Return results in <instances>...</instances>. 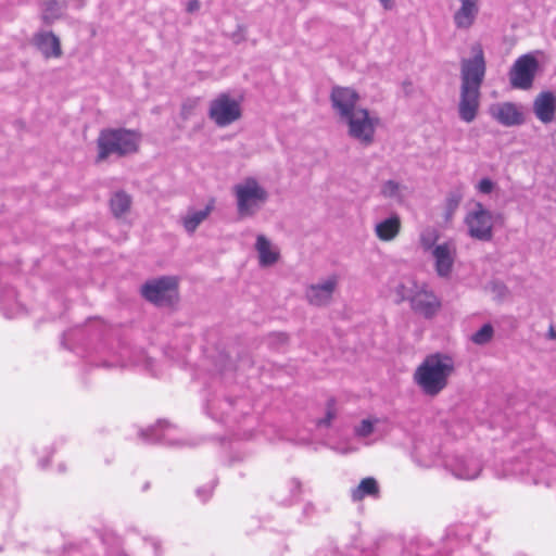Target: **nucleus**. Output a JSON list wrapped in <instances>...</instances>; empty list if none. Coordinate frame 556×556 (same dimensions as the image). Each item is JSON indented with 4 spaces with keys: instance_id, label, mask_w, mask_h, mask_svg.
I'll use <instances>...</instances> for the list:
<instances>
[{
    "instance_id": "32",
    "label": "nucleus",
    "mask_w": 556,
    "mask_h": 556,
    "mask_svg": "<svg viewBox=\"0 0 556 556\" xmlns=\"http://www.w3.org/2000/svg\"><path fill=\"white\" fill-rule=\"evenodd\" d=\"M377 422V419L370 420V419H364L362 422L355 427V434L359 438H367L374 432L375 424Z\"/></svg>"
},
{
    "instance_id": "4",
    "label": "nucleus",
    "mask_w": 556,
    "mask_h": 556,
    "mask_svg": "<svg viewBox=\"0 0 556 556\" xmlns=\"http://www.w3.org/2000/svg\"><path fill=\"white\" fill-rule=\"evenodd\" d=\"M472 58L463 59L460 63V88L480 90L485 76V60L482 47H471Z\"/></svg>"
},
{
    "instance_id": "29",
    "label": "nucleus",
    "mask_w": 556,
    "mask_h": 556,
    "mask_svg": "<svg viewBox=\"0 0 556 556\" xmlns=\"http://www.w3.org/2000/svg\"><path fill=\"white\" fill-rule=\"evenodd\" d=\"M494 336V329L491 324H484L478 331L471 336V341L477 345L489 343Z\"/></svg>"
},
{
    "instance_id": "1",
    "label": "nucleus",
    "mask_w": 556,
    "mask_h": 556,
    "mask_svg": "<svg viewBox=\"0 0 556 556\" xmlns=\"http://www.w3.org/2000/svg\"><path fill=\"white\" fill-rule=\"evenodd\" d=\"M455 369V361L451 355L432 353L417 366L413 380L425 395L434 397L448 386Z\"/></svg>"
},
{
    "instance_id": "19",
    "label": "nucleus",
    "mask_w": 556,
    "mask_h": 556,
    "mask_svg": "<svg viewBox=\"0 0 556 556\" xmlns=\"http://www.w3.org/2000/svg\"><path fill=\"white\" fill-rule=\"evenodd\" d=\"M34 45L47 59L59 58L62 54L60 39L51 31L37 33L34 36Z\"/></svg>"
},
{
    "instance_id": "33",
    "label": "nucleus",
    "mask_w": 556,
    "mask_h": 556,
    "mask_svg": "<svg viewBox=\"0 0 556 556\" xmlns=\"http://www.w3.org/2000/svg\"><path fill=\"white\" fill-rule=\"evenodd\" d=\"M481 193L489 194L494 189V182L490 178H483L477 186Z\"/></svg>"
},
{
    "instance_id": "3",
    "label": "nucleus",
    "mask_w": 556,
    "mask_h": 556,
    "mask_svg": "<svg viewBox=\"0 0 556 556\" xmlns=\"http://www.w3.org/2000/svg\"><path fill=\"white\" fill-rule=\"evenodd\" d=\"M237 213L240 218L255 216L269 199V193L255 177H245L232 187Z\"/></svg>"
},
{
    "instance_id": "28",
    "label": "nucleus",
    "mask_w": 556,
    "mask_h": 556,
    "mask_svg": "<svg viewBox=\"0 0 556 556\" xmlns=\"http://www.w3.org/2000/svg\"><path fill=\"white\" fill-rule=\"evenodd\" d=\"M380 192L383 198L392 199L397 202L403 201L402 186L395 180L389 179L381 185Z\"/></svg>"
},
{
    "instance_id": "12",
    "label": "nucleus",
    "mask_w": 556,
    "mask_h": 556,
    "mask_svg": "<svg viewBox=\"0 0 556 556\" xmlns=\"http://www.w3.org/2000/svg\"><path fill=\"white\" fill-rule=\"evenodd\" d=\"M431 255L437 275L440 278H450L456 258L455 244L451 241L440 243L432 250Z\"/></svg>"
},
{
    "instance_id": "17",
    "label": "nucleus",
    "mask_w": 556,
    "mask_h": 556,
    "mask_svg": "<svg viewBox=\"0 0 556 556\" xmlns=\"http://www.w3.org/2000/svg\"><path fill=\"white\" fill-rule=\"evenodd\" d=\"M451 470L458 479L471 480L480 475L482 466L480 460L473 456L457 457L451 465Z\"/></svg>"
},
{
    "instance_id": "16",
    "label": "nucleus",
    "mask_w": 556,
    "mask_h": 556,
    "mask_svg": "<svg viewBox=\"0 0 556 556\" xmlns=\"http://www.w3.org/2000/svg\"><path fill=\"white\" fill-rule=\"evenodd\" d=\"M533 113L543 124L552 123L556 114V96L551 91L540 92L533 101Z\"/></svg>"
},
{
    "instance_id": "34",
    "label": "nucleus",
    "mask_w": 556,
    "mask_h": 556,
    "mask_svg": "<svg viewBox=\"0 0 556 556\" xmlns=\"http://www.w3.org/2000/svg\"><path fill=\"white\" fill-rule=\"evenodd\" d=\"M201 2L199 0H188L186 3V11L188 13H195L200 10Z\"/></svg>"
},
{
    "instance_id": "35",
    "label": "nucleus",
    "mask_w": 556,
    "mask_h": 556,
    "mask_svg": "<svg viewBox=\"0 0 556 556\" xmlns=\"http://www.w3.org/2000/svg\"><path fill=\"white\" fill-rule=\"evenodd\" d=\"M194 105L195 101H187L182 104L181 114L185 118H187L191 114V111L194 108Z\"/></svg>"
},
{
    "instance_id": "23",
    "label": "nucleus",
    "mask_w": 556,
    "mask_h": 556,
    "mask_svg": "<svg viewBox=\"0 0 556 556\" xmlns=\"http://www.w3.org/2000/svg\"><path fill=\"white\" fill-rule=\"evenodd\" d=\"M66 9L65 1L58 0H42L41 3V18L47 25L52 24L61 18Z\"/></svg>"
},
{
    "instance_id": "5",
    "label": "nucleus",
    "mask_w": 556,
    "mask_h": 556,
    "mask_svg": "<svg viewBox=\"0 0 556 556\" xmlns=\"http://www.w3.org/2000/svg\"><path fill=\"white\" fill-rule=\"evenodd\" d=\"M342 122L348 125V134L351 138L364 146H369L374 142L379 118L370 116L368 110L361 108Z\"/></svg>"
},
{
    "instance_id": "11",
    "label": "nucleus",
    "mask_w": 556,
    "mask_h": 556,
    "mask_svg": "<svg viewBox=\"0 0 556 556\" xmlns=\"http://www.w3.org/2000/svg\"><path fill=\"white\" fill-rule=\"evenodd\" d=\"M359 94L349 87L336 86L330 93L332 108L341 121L361 109V106H357Z\"/></svg>"
},
{
    "instance_id": "18",
    "label": "nucleus",
    "mask_w": 556,
    "mask_h": 556,
    "mask_svg": "<svg viewBox=\"0 0 556 556\" xmlns=\"http://www.w3.org/2000/svg\"><path fill=\"white\" fill-rule=\"evenodd\" d=\"M460 7L453 15V21L458 29L470 28L479 13L478 0H459Z\"/></svg>"
},
{
    "instance_id": "31",
    "label": "nucleus",
    "mask_w": 556,
    "mask_h": 556,
    "mask_svg": "<svg viewBox=\"0 0 556 556\" xmlns=\"http://www.w3.org/2000/svg\"><path fill=\"white\" fill-rule=\"evenodd\" d=\"M337 416L336 402L333 399L328 400L326 415L317 421L318 427H329Z\"/></svg>"
},
{
    "instance_id": "37",
    "label": "nucleus",
    "mask_w": 556,
    "mask_h": 556,
    "mask_svg": "<svg viewBox=\"0 0 556 556\" xmlns=\"http://www.w3.org/2000/svg\"><path fill=\"white\" fill-rule=\"evenodd\" d=\"M384 9L389 10L393 7V0H379Z\"/></svg>"
},
{
    "instance_id": "2",
    "label": "nucleus",
    "mask_w": 556,
    "mask_h": 556,
    "mask_svg": "<svg viewBox=\"0 0 556 556\" xmlns=\"http://www.w3.org/2000/svg\"><path fill=\"white\" fill-rule=\"evenodd\" d=\"M140 135L126 128L102 129L97 139V163L105 161L111 155L123 157L138 151Z\"/></svg>"
},
{
    "instance_id": "36",
    "label": "nucleus",
    "mask_w": 556,
    "mask_h": 556,
    "mask_svg": "<svg viewBox=\"0 0 556 556\" xmlns=\"http://www.w3.org/2000/svg\"><path fill=\"white\" fill-rule=\"evenodd\" d=\"M197 493H198V495H199L200 497H202V500H203V501H205V500L211 495V493H212V488H210V489H205V490H204V489H199V490L197 491Z\"/></svg>"
},
{
    "instance_id": "7",
    "label": "nucleus",
    "mask_w": 556,
    "mask_h": 556,
    "mask_svg": "<svg viewBox=\"0 0 556 556\" xmlns=\"http://www.w3.org/2000/svg\"><path fill=\"white\" fill-rule=\"evenodd\" d=\"M208 117L218 127L229 126L241 117L240 103L228 93H220L211 101Z\"/></svg>"
},
{
    "instance_id": "27",
    "label": "nucleus",
    "mask_w": 556,
    "mask_h": 556,
    "mask_svg": "<svg viewBox=\"0 0 556 556\" xmlns=\"http://www.w3.org/2000/svg\"><path fill=\"white\" fill-rule=\"evenodd\" d=\"M172 429L170 425L167 421H159L155 426L147 429L146 431H141V435L147 441H165L166 431Z\"/></svg>"
},
{
    "instance_id": "21",
    "label": "nucleus",
    "mask_w": 556,
    "mask_h": 556,
    "mask_svg": "<svg viewBox=\"0 0 556 556\" xmlns=\"http://www.w3.org/2000/svg\"><path fill=\"white\" fill-rule=\"evenodd\" d=\"M214 199H211L203 210L188 211V213L181 218L185 230L188 233H193L200 224L203 223L214 210Z\"/></svg>"
},
{
    "instance_id": "20",
    "label": "nucleus",
    "mask_w": 556,
    "mask_h": 556,
    "mask_svg": "<svg viewBox=\"0 0 556 556\" xmlns=\"http://www.w3.org/2000/svg\"><path fill=\"white\" fill-rule=\"evenodd\" d=\"M401 227V217L393 213L375 225V235L381 241H392L399 236Z\"/></svg>"
},
{
    "instance_id": "13",
    "label": "nucleus",
    "mask_w": 556,
    "mask_h": 556,
    "mask_svg": "<svg viewBox=\"0 0 556 556\" xmlns=\"http://www.w3.org/2000/svg\"><path fill=\"white\" fill-rule=\"evenodd\" d=\"M403 290L404 286H399L397 293L401 295V300L408 299V296L403 293ZM409 301L412 308L425 317L433 316L440 306V302L437 296L427 290L417 291L409 298Z\"/></svg>"
},
{
    "instance_id": "14",
    "label": "nucleus",
    "mask_w": 556,
    "mask_h": 556,
    "mask_svg": "<svg viewBox=\"0 0 556 556\" xmlns=\"http://www.w3.org/2000/svg\"><path fill=\"white\" fill-rule=\"evenodd\" d=\"M491 116L506 127L518 126L525 123L523 113L517 104L503 102L490 108Z\"/></svg>"
},
{
    "instance_id": "8",
    "label": "nucleus",
    "mask_w": 556,
    "mask_h": 556,
    "mask_svg": "<svg viewBox=\"0 0 556 556\" xmlns=\"http://www.w3.org/2000/svg\"><path fill=\"white\" fill-rule=\"evenodd\" d=\"M141 293L157 306L170 305L177 294V280L168 276L153 279L142 286Z\"/></svg>"
},
{
    "instance_id": "25",
    "label": "nucleus",
    "mask_w": 556,
    "mask_h": 556,
    "mask_svg": "<svg viewBox=\"0 0 556 556\" xmlns=\"http://www.w3.org/2000/svg\"><path fill=\"white\" fill-rule=\"evenodd\" d=\"M130 205L131 198L124 191L114 193L110 200L112 214L117 218L125 215L130 210Z\"/></svg>"
},
{
    "instance_id": "9",
    "label": "nucleus",
    "mask_w": 556,
    "mask_h": 556,
    "mask_svg": "<svg viewBox=\"0 0 556 556\" xmlns=\"http://www.w3.org/2000/svg\"><path fill=\"white\" fill-rule=\"evenodd\" d=\"M339 282L340 279L338 275H330L315 283L308 285L304 292L306 302L316 307L330 305L338 290Z\"/></svg>"
},
{
    "instance_id": "22",
    "label": "nucleus",
    "mask_w": 556,
    "mask_h": 556,
    "mask_svg": "<svg viewBox=\"0 0 556 556\" xmlns=\"http://www.w3.org/2000/svg\"><path fill=\"white\" fill-rule=\"evenodd\" d=\"M255 249L258 253L260 265L263 267L275 264L279 258V252L273 249L270 241L264 235L257 236Z\"/></svg>"
},
{
    "instance_id": "30",
    "label": "nucleus",
    "mask_w": 556,
    "mask_h": 556,
    "mask_svg": "<svg viewBox=\"0 0 556 556\" xmlns=\"http://www.w3.org/2000/svg\"><path fill=\"white\" fill-rule=\"evenodd\" d=\"M463 195L458 191L448 193L445 204V219L450 220L462 202Z\"/></svg>"
},
{
    "instance_id": "6",
    "label": "nucleus",
    "mask_w": 556,
    "mask_h": 556,
    "mask_svg": "<svg viewBox=\"0 0 556 556\" xmlns=\"http://www.w3.org/2000/svg\"><path fill=\"white\" fill-rule=\"evenodd\" d=\"M469 237L479 241H491L493 238L494 216L482 203L477 202L464 219Z\"/></svg>"
},
{
    "instance_id": "24",
    "label": "nucleus",
    "mask_w": 556,
    "mask_h": 556,
    "mask_svg": "<svg viewBox=\"0 0 556 556\" xmlns=\"http://www.w3.org/2000/svg\"><path fill=\"white\" fill-rule=\"evenodd\" d=\"M379 494V486L375 478H364L359 484L352 490L351 496L354 502L362 501L365 496L376 497Z\"/></svg>"
},
{
    "instance_id": "10",
    "label": "nucleus",
    "mask_w": 556,
    "mask_h": 556,
    "mask_svg": "<svg viewBox=\"0 0 556 556\" xmlns=\"http://www.w3.org/2000/svg\"><path fill=\"white\" fill-rule=\"evenodd\" d=\"M538 67V60L531 54L519 56L509 71V83L511 87L521 90L530 89Z\"/></svg>"
},
{
    "instance_id": "15",
    "label": "nucleus",
    "mask_w": 556,
    "mask_h": 556,
    "mask_svg": "<svg viewBox=\"0 0 556 556\" xmlns=\"http://www.w3.org/2000/svg\"><path fill=\"white\" fill-rule=\"evenodd\" d=\"M480 106V90L460 88L458 103L459 118L465 123H471L478 115Z\"/></svg>"
},
{
    "instance_id": "38",
    "label": "nucleus",
    "mask_w": 556,
    "mask_h": 556,
    "mask_svg": "<svg viewBox=\"0 0 556 556\" xmlns=\"http://www.w3.org/2000/svg\"><path fill=\"white\" fill-rule=\"evenodd\" d=\"M547 338L551 339V340H555L556 339V331L553 327L549 328L548 332H547Z\"/></svg>"
},
{
    "instance_id": "26",
    "label": "nucleus",
    "mask_w": 556,
    "mask_h": 556,
    "mask_svg": "<svg viewBox=\"0 0 556 556\" xmlns=\"http://www.w3.org/2000/svg\"><path fill=\"white\" fill-rule=\"evenodd\" d=\"M440 233L434 227H427L421 230L419 235V245L424 250V252H432V250L438 245L437 241L439 240Z\"/></svg>"
}]
</instances>
